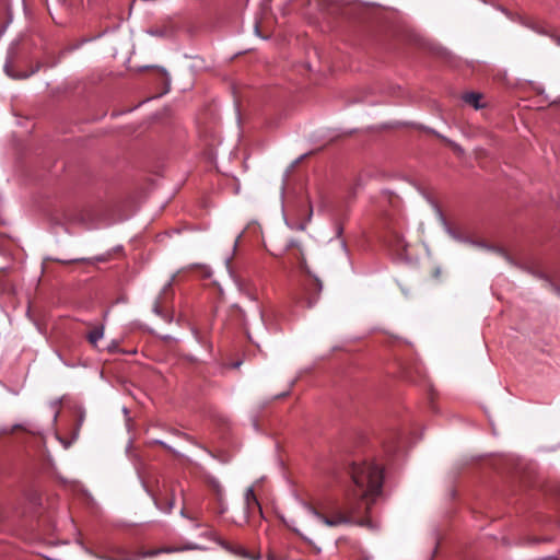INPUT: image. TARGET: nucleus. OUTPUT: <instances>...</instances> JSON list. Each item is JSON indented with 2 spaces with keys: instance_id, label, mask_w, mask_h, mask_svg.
Returning <instances> with one entry per match:
<instances>
[{
  "instance_id": "nucleus-5",
  "label": "nucleus",
  "mask_w": 560,
  "mask_h": 560,
  "mask_svg": "<svg viewBox=\"0 0 560 560\" xmlns=\"http://www.w3.org/2000/svg\"><path fill=\"white\" fill-rule=\"evenodd\" d=\"M174 278H175V276H173L171 278V280L163 287L162 291L160 292L159 296L156 298V300L153 304V312L166 320H170V319H168L167 315L163 312L164 296L171 290Z\"/></svg>"
},
{
  "instance_id": "nucleus-4",
  "label": "nucleus",
  "mask_w": 560,
  "mask_h": 560,
  "mask_svg": "<svg viewBox=\"0 0 560 560\" xmlns=\"http://www.w3.org/2000/svg\"><path fill=\"white\" fill-rule=\"evenodd\" d=\"M320 291V281L315 277L311 278L308 282L305 284L304 295L302 298L303 302L306 304L307 307H312L316 303Z\"/></svg>"
},
{
  "instance_id": "nucleus-17",
  "label": "nucleus",
  "mask_w": 560,
  "mask_h": 560,
  "mask_svg": "<svg viewBox=\"0 0 560 560\" xmlns=\"http://www.w3.org/2000/svg\"><path fill=\"white\" fill-rule=\"evenodd\" d=\"M160 72H161V77H162L163 82L168 86L170 78H168L167 72L164 69H161Z\"/></svg>"
},
{
  "instance_id": "nucleus-20",
  "label": "nucleus",
  "mask_w": 560,
  "mask_h": 560,
  "mask_svg": "<svg viewBox=\"0 0 560 560\" xmlns=\"http://www.w3.org/2000/svg\"><path fill=\"white\" fill-rule=\"evenodd\" d=\"M57 438H58V440L63 444L65 448H68V447H69L70 442H66V441H63V440H62L61 438H59V436H57Z\"/></svg>"
},
{
  "instance_id": "nucleus-26",
  "label": "nucleus",
  "mask_w": 560,
  "mask_h": 560,
  "mask_svg": "<svg viewBox=\"0 0 560 560\" xmlns=\"http://www.w3.org/2000/svg\"><path fill=\"white\" fill-rule=\"evenodd\" d=\"M255 32H256L257 34H258V32H259V31H258V25H257V24L255 25Z\"/></svg>"
},
{
  "instance_id": "nucleus-22",
  "label": "nucleus",
  "mask_w": 560,
  "mask_h": 560,
  "mask_svg": "<svg viewBox=\"0 0 560 560\" xmlns=\"http://www.w3.org/2000/svg\"><path fill=\"white\" fill-rule=\"evenodd\" d=\"M288 395H289V390H288V392H284V393H282V394H280V395H279V396H277V397H278V398H279V397H285V396H288Z\"/></svg>"
},
{
  "instance_id": "nucleus-18",
  "label": "nucleus",
  "mask_w": 560,
  "mask_h": 560,
  "mask_svg": "<svg viewBox=\"0 0 560 560\" xmlns=\"http://www.w3.org/2000/svg\"><path fill=\"white\" fill-rule=\"evenodd\" d=\"M395 246H396V250H400V249H405L406 244L404 243V241H402V240L397 238V241H396V245H395Z\"/></svg>"
},
{
  "instance_id": "nucleus-25",
  "label": "nucleus",
  "mask_w": 560,
  "mask_h": 560,
  "mask_svg": "<svg viewBox=\"0 0 560 560\" xmlns=\"http://www.w3.org/2000/svg\"><path fill=\"white\" fill-rule=\"evenodd\" d=\"M19 428H21V425L15 424V425L12 428L11 432H13L14 430H16V429H19Z\"/></svg>"
},
{
  "instance_id": "nucleus-2",
  "label": "nucleus",
  "mask_w": 560,
  "mask_h": 560,
  "mask_svg": "<svg viewBox=\"0 0 560 560\" xmlns=\"http://www.w3.org/2000/svg\"><path fill=\"white\" fill-rule=\"evenodd\" d=\"M433 207H434V210H435V213L440 220V222L442 223V225L444 226L446 233L453 237L454 240L458 241V242H462V243H467V244H470L472 246H476V247H479V248H483V249H487V250H492L494 253H497L498 255L504 257L509 262H512L510 256L505 253V250L501 247H495V246H490V245H487L486 243L481 242V241H474L469 237H466V236H462L460 234H458L456 231H454L447 223L445 217L443 215L442 213V210L433 203Z\"/></svg>"
},
{
  "instance_id": "nucleus-1",
  "label": "nucleus",
  "mask_w": 560,
  "mask_h": 560,
  "mask_svg": "<svg viewBox=\"0 0 560 560\" xmlns=\"http://www.w3.org/2000/svg\"><path fill=\"white\" fill-rule=\"evenodd\" d=\"M350 475L355 489L347 495L343 505L326 503L320 509L304 504L305 510L316 520L328 527H337L345 524H358L364 526L365 521H355V516L368 511L371 501L381 493L383 483V469L374 463H353Z\"/></svg>"
},
{
  "instance_id": "nucleus-12",
  "label": "nucleus",
  "mask_w": 560,
  "mask_h": 560,
  "mask_svg": "<svg viewBox=\"0 0 560 560\" xmlns=\"http://www.w3.org/2000/svg\"><path fill=\"white\" fill-rule=\"evenodd\" d=\"M312 215H313V208L312 206L310 205L308 207V212H307V217H306V220L304 222H301L296 225H291L289 222H287V224L291 228V229H295V230H300V231H304L306 229V225L308 224V222L311 221L312 219Z\"/></svg>"
},
{
  "instance_id": "nucleus-6",
  "label": "nucleus",
  "mask_w": 560,
  "mask_h": 560,
  "mask_svg": "<svg viewBox=\"0 0 560 560\" xmlns=\"http://www.w3.org/2000/svg\"><path fill=\"white\" fill-rule=\"evenodd\" d=\"M245 512L249 516L255 509L261 512L259 502L255 495L254 488L249 487L245 491L244 495Z\"/></svg>"
},
{
  "instance_id": "nucleus-24",
  "label": "nucleus",
  "mask_w": 560,
  "mask_h": 560,
  "mask_svg": "<svg viewBox=\"0 0 560 560\" xmlns=\"http://www.w3.org/2000/svg\"><path fill=\"white\" fill-rule=\"evenodd\" d=\"M241 236H242V234H240V235L237 236V238H236V241H235V243H234V248L237 246V242H238V240L241 238Z\"/></svg>"
},
{
  "instance_id": "nucleus-9",
  "label": "nucleus",
  "mask_w": 560,
  "mask_h": 560,
  "mask_svg": "<svg viewBox=\"0 0 560 560\" xmlns=\"http://www.w3.org/2000/svg\"><path fill=\"white\" fill-rule=\"evenodd\" d=\"M149 33L154 36L167 37L174 33V27L173 26H167V27H163V28L155 27V28L150 30Z\"/></svg>"
},
{
  "instance_id": "nucleus-3",
  "label": "nucleus",
  "mask_w": 560,
  "mask_h": 560,
  "mask_svg": "<svg viewBox=\"0 0 560 560\" xmlns=\"http://www.w3.org/2000/svg\"><path fill=\"white\" fill-rule=\"evenodd\" d=\"M198 547L196 545H188L186 547L182 548H162V549H154L145 552H130L122 548H117L113 556L108 557V560H138L143 559L148 557H154L163 552H175V551H183L187 549H197Z\"/></svg>"
},
{
  "instance_id": "nucleus-21",
  "label": "nucleus",
  "mask_w": 560,
  "mask_h": 560,
  "mask_svg": "<svg viewBox=\"0 0 560 560\" xmlns=\"http://www.w3.org/2000/svg\"><path fill=\"white\" fill-rule=\"evenodd\" d=\"M550 285L553 288V290L556 291L557 294L560 295V288L555 285L553 283H550Z\"/></svg>"
},
{
  "instance_id": "nucleus-14",
  "label": "nucleus",
  "mask_w": 560,
  "mask_h": 560,
  "mask_svg": "<svg viewBox=\"0 0 560 560\" xmlns=\"http://www.w3.org/2000/svg\"><path fill=\"white\" fill-rule=\"evenodd\" d=\"M258 314H259V318H260V327L266 330L267 329V326H266V319H265V314L262 312L261 308H258Z\"/></svg>"
},
{
  "instance_id": "nucleus-13",
  "label": "nucleus",
  "mask_w": 560,
  "mask_h": 560,
  "mask_svg": "<svg viewBox=\"0 0 560 560\" xmlns=\"http://www.w3.org/2000/svg\"><path fill=\"white\" fill-rule=\"evenodd\" d=\"M4 71H5V73H7L9 77H11V78H13V79H25V78H27V74H15V73H13V72L11 71V65H10V62H7V63H5V66H4Z\"/></svg>"
},
{
  "instance_id": "nucleus-15",
  "label": "nucleus",
  "mask_w": 560,
  "mask_h": 560,
  "mask_svg": "<svg viewBox=\"0 0 560 560\" xmlns=\"http://www.w3.org/2000/svg\"><path fill=\"white\" fill-rule=\"evenodd\" d=\"M59 405H60V401H59V400H56V401H54V402L51 404V407H52V409H54V421H56V420H57V418H58V413H59V411H58V406H59Z\"/></svg>"
},
{
  "instance_id": "nucleus-23",
  "label": "nucleus",
  "mask_w": 560,
  "mask_h": 560,
  "mask_svg": "<svg viewBox=\"0 0 560 560\" xmlns=\"http://www.w3.org/2000/svg\"><path fill=\"white\" fill-rule=\"evenodd\" d=\"M240 552H242V556L248 557L247 552L240 548Z\"/></svg>"
},
{
  "instance_id": "nucleus-16",
  "label": "nucleus",
  "mask_w": 560,
  "mask_h": 560,
  "mask_svg": "<svg viewBox=\"0 0 560 560\" xmlns=\"http://www.w3.org/2000/svg\"><path fill=\"white\" fill-rule=\"evenodd\" d=\"M155 504H156V506H158L159 509H161L162 511H164V512H167V513H168V512H171V511H172L173 505H174V502H173V500H171V501L167 503V508H166V509H164V508L160 506V504H159V502H158L156 500H155Z\"/></svg>"
},
{
  "instance_id": "nucleus-11",
  "label": "nucleus",
  "mask_w": 560,
  "mask_h": 560,
  "mask_svg": "<svg viewBox=\"0 0 560 560\" xmlns=\"http://www.w3.org/2000/svg\"><path fill=\"white\" fill-rule=\"evenodd\" d=\"M536 33L538 34H542V35H548L551 37V39L555 42V44L557 46L560 47V35L559 34H550L549 32H547L545 28L540 27V26H537V25H533L530 26Z\"/></svg>"
},
{
  "instance_id": "nucleus-27",
  "label": "nucleus",
  "mask_w": 560,
  "mask_h": 560,
  "mask_svg": "<svg viewBox=\"0 0 560 560\" xmlns=\"http://www.w3.org/2000/svg\"><path fill=\"white\" fill-rule=\"evenodd\" d=\"M248 339H250L254 342L253 337H252L250 334H248Z\"/></svg>"
},
{
  "instance_id": "nucleus-19",
  "label": "nucleus",
  "mask_w": 560,
  "mask_h": 560,
  "mask_svg": "<svg viewBox=\"0 0 560 560\" xmlns=\"http://www.w3.org/2000/svg\"><path fill=\"white\" fill-rule=\"evenodd\" d=\"M448 143L452 145V148L455 150V152L463 153V149L458 144H456L452 141H448Z\"/></svg>"
},
{
  "instance_id": "nucleus-8",
  "label": "nucleus",
  "mask_w": 560,
  "mask_h": 560,
  "mask_svg": "<svg viewBox=\"0 0 560 560\" xmlns=\"http://www.w3.org/2000/svg\"><path fill=\"white\" fill-rule=\"evenodd\" d=\"M463 101L472 106L475 109H480L483 107L481 103L482 94L476 92H468L463 95Z\"/></svg>"
},
{
  "instance_id": "nucleus-7",
  "label": "nucleus",
  "mask_w": 560,
  "mask_h": 560,
  "mask_svg": "<svg viewBox=\"0 0 560 560\" xmlns=\"http://www.w3.org/2000/svg\"><path fill=\"white\" fill-rule=\"evenodd\" d=\"M77 220L88 230L98 229L102 226V224L97 222L95 213L91 210L81 213Z\"/></svg>"
},
{
  "instance_id": "nucleus-10",
  "label": "nucleus",
  "mask_w": 560,
  "mask_h": 560,
  "mask_svg": "<svg viewBox=\"0 0 560 560\" xmlns=\"http://www.w3.org/2000/svg\"><path fill=\"white\" fill-rule=\"evenodd\" d=\"M104 336V329L103 327H98V328H95L94 330H92L88 338H89V341L93 345V346H96L97 341L101 340Z\"/></svg>"
}]
</instances>
